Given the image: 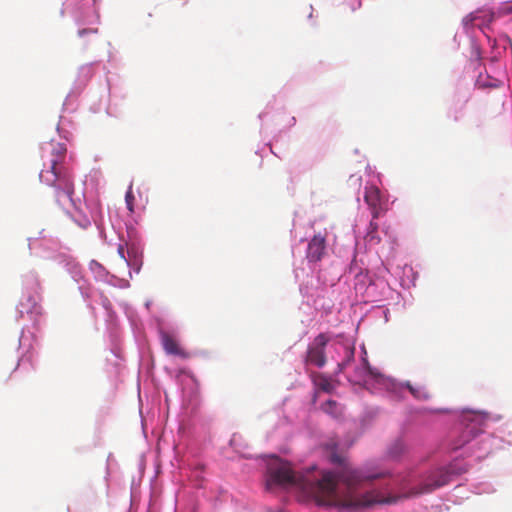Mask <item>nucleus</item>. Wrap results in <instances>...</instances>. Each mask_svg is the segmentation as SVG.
Wrapping results in <instances>:
<instances>
[{"label":"nucleus","mask_w":512,"mask_h":512,"mask_svg":"<svg viewBox=\"0 0 512 512\" xmlns=\"http://www.w3.org/2000/svg\"><path fill=\"white\" fill-rule=\"evenodd\" d=\"M336 350L342 351L344 354V359L338 363V368L341 372L354 360L355 348L348 343H338Z\"/></svg>","instance_id":"6e6552de"},{"label":"nucleus","mask_w":512,"mask_h":512,"mask_svg":"<svg viewBox=\"0 0 512 512\" xmlns=\"http://www.w3.org/2000/svg\"><path fill=\"white\" fill-rule=\"evenodd\" d=\"M125 203L129 212L132 214L135 211V195L132 190V184L129 185L128 190L125 195Z\"/></svg>","instance_id":"dca6fc26"},{"label":"nucleus","mask_w":512,"mask_h":512,"mask_svg":"<svg viewBox=\"0 0 512 512\" xmlns=\"http://www.w3.org/2000/svg\"><path fill=\"white\" fill-rule=\"evenodd\" d=\"M329 342V337L325 333L316 336L313 342L308 346L305 362L319 368L326 364L325 347Z\"/></svg>","instance_id":"39448f33"},{"label":"nucleus","mask_w":512,"mask_h":512,"mask_svg":"<svg viewBox=\"0 0 512 512\" xmlns=\"http://www.w3.org/2000/svg\"><path fill=\"white\" fill-rule=\"evenodd\" d=\"M326 456L332 464L339 465L335 470H319L313 466L302 473H295L288 461L272 457L267 464L266 486L297 488L311 497L317 505L334 507L338 510H358L377 503H394L397 497L384 498L376 491L358 493V488L366 482L389 476V472H373L367 468H352L338 453V443L334 439L324 444Z\"/></svg>","instance_id":"f257e3e1"},{"label":"nucleus","mask_w":512,"mask_h":512,"mask_svg":"<svg viewBox=\"0 0 512 512\" xmlns=\"http://www.w3.org/2000/svg\"><path fill=\"white\" fill-rule=\"evenodd\" d=\"M364 239L369 245H378L381 242L378 233V224L375 221L371 220Z\"/></svg>","instance_id":"9d476101"},{"label":"nucleus","mask_w":512,"mask_h":512,"mask_svg":"<svg viewBox=\"0 0 512 512\" xmlns=\"http://www.w3.org/2000/svg\"><path fill=\"white\" fill-rule=\"evenodd\" d=\"M19 307H20L19 312L21 315L24 313H33L38 308L37 299L34 296L29 295L27 297L26 302H24V301L20 302Z\"/></svg>","instance_id":"f8f14e48"},{"label":"nucleus","mask_w":512,"mask_h":512,"mask_svg":"<svg viewBox=\"0 0 512 512\" xmlns=\"http://www.w3.org/2000/svg\"><path fill=\"white\" fill-rule=\"evenodd\" d=\"M466 472L463 467H457L456 464H451L446 468H441L435 471L429 478L428 482L423 484L419 489L413 490L410 495H419L428 493L436 488L448 484L454 475H459Z\"/></svg>","instance_id":"7ed1b4c3"},{"label":"nucleus","mask_w":512,"mask_h":512,"mask_svg":"<svg viewBox=\"0 0 512 512\" xmlns=\"http://www.w3.org/2000/svg\"><path fill=\"white\" fill-rule=\"evenodd\" d=\"M487 419V415L482 412L465 411L463 414V422L465 429L462 432L463 441L461 444L456 445L454 449L460 448L465 443H468L478 433L482 432V426Z\"/></svg>","instance_id":"20e7f679"},{"label":"nucleus","mask_w":512,"mask_h":512,"mask_svg":"<svg viewBox=\"0 0 512 512\" xmlns=\"http://www.w3.org/2000/svg\"><path fill=\"white\" fill-rule=\"evenodd\" d=\"M127 255H128V260H126V263L128 265L137 264L139 256H140L139 248L135 244L128 245L127 246Z\"/></svg>","instance_id":"2eb2a0df"},{"label":"nucleus","mask_w":512,"mask_h":512,"mask_svg":"<svg viewBox=\"0 0 512 512\" xmlns=\"http://www.w3.org/2000/svg\"><path fill=\"white\" fill-rule=\"evenodd\" d=\"M49 159L39 174L40 181L53 187L56 203L66 208L74 206V181L71 170L65 166L66 146L62 143H50Z\"/></svg>","instance_id":"f03ea898"},{"label":"nucleus","mask_w":512,"mask_h":512,"mask_svg":"<svg viewBox=\"0 0 512 512\" xmlns=\"http://www.w3.org/2000/svg\"><path fill=\"white\" fill-rule=\"evenodd\" d=\"M503 13L504 14H509V13H512V5H507L503 8Z\"/></svg>","instance_id":"6ab92c4d"},{"label":"nucleus","mask_w":512,"mask_h":512,"mask_svg":"<svg viewBox=\"0 0 512 512\" xmlns=\"http://www.w3.org/2000/svg\"><path fill=\"white\" fill-rule=\"evenodd\" d=\"M118 254L125 262L128 260V256L126 257L124 253V246L121 244L118 246Z\"/></svg>","instance_id":"a211bd4d"},{"label":"nucleus","mask_w":512,"mask_h":512,"mask_svg":"<svg viewBox=\"0 0 512 512\" xmlns=\"http://www.w3.org/2000/svg\"><path fill=\"white\" fill-rule=\"evenodd\" d=\"M160 339L162 347L167 354L177 356L182 359L189 357V353L180 346L177 339L171 334L167 332H161Z\"/></svg>","instance_id":"423d86ee"},{"label":"nucleus","mask_w":512,"mask_h":512,"mask_svg":"<svg viewBox=\"0 0 512 512\" xmlns=\"http://www.w3.org/2000/svg\"><path fill=\"white\" fill-rule=\"evenodd\" d=\"M326 248L325 236L321 234L315 235L308 244L307 258L316 262L321 260Z\"/></svg>","instance_id":"0eeeda50"},{"label":"nucleus","mask_w":512,"mask_h":512,"mask_svg":"<svg viewBox=\"0 0 512 512\" xmlns=\"http://www.w3.org/2000/svg\"><path fill=\"white\" fill-rule=\"evenodd\" d=\"M88 32H97V30L96 29L95 30L82 29L79 31L78 34H79V36H84Z\"/></svg>","instance_id":"aec40b11"},{"label":"nucleus","mask_w":512,"mask_h":512,"mask_svg":"<svg viewBox=\"0 0 512 512\" xmlns=\"http://www.w3.org/2000/svg\"><path fill=\"white\" fill-rule=\"evenodd\" d=\"M314 382L322 391L327 393L332 392L335 388L332 380L323 374H317L314 378Z\"/></svg>","instance_id":"9b49d317"},{"label":"nucleus","mask_w":512,"mask_h":512,"mask_svg":"<svg viewBox=\"0 0 512 512\" xmlns=\"http://www.w3.org/2000/svg\"><path fill=\"white\" fill-rule=\"evenodd\" d=\"M322 410L335 418L340 416L341 414V410L337 402L333 400H328L324 404H322Z\"/></svg>","instance_id":"4468645a"},{"label":"nucleus","mask_w":512,"mask_h":512,"mask_svg":"<svg viewBox=\"0 0 512 512\" xmlns=\"http://www.w3.org/2000/svg\"><path fill=\"white\" fill-rule=\"evenodd\" d=\"M406 387L416 399L425 400L430 397L428 391L422 386H412L410 383H406Z\"/></svg>","instance_id":"ddd939ff"},{"label":"nucleus","mask_w":512,"mask_h":512,"mask_svg":"<svg viewBox=\"0 0 512 512\" xmlns=\"http://www.w3.org/2000/svg\"><path fill=\"white\" fill-rule=\"evenodd\" d=\"M364 200L369 207L381 205V193L376 186H366Z\"/></svg>","instance_id":"1a4fd4ad"},{"label":"nucleus","mask_w":512,"mask_h":512,"mask_svg":"<svg viewBox=\"0 0 512 512\" xmlns=\"http://www.w3.org/2000/svg\"><path fill=\"white\" fill-rule=\"evenodd\" d=\"M372 220L379 218L382 213V205L370 207Z\"/></svg>","instance_id":"f3484780"}]
</instances>
